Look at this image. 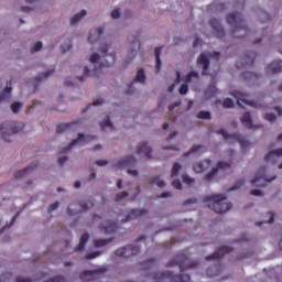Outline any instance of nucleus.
<instances>
[{
    "label": "nucleus",
    "mask_w": 282,
    "mask_h": 282,
    "mask_svg": "<svg viewBox=\"0 0 282 282\" xmlns=\"http://www.w3.org/2000/svg\"><path fill=\"white\" fill-rule=\"evenodd\" d=\"M200 149H202V145H197V144L192 145L189 152L185 153V158H188L191 153H197V151H199Z\"/></svg>",
    "instance_id": "a18cd8bd"
},
{
    "label": "nucleus",
    "mask_w": 282,
    "mask_h": 282,
    "mask_svg": "<svg viewBox=\"0 0 282 282\" xmlns=\"http://www.w3.org/2000/svg\"><path fill=\"white\" fill-rule=\"evenodd\" d=\"M210 160L207 159L205 160L204 162H197V163H194L193 164V170L195 171V173H203V171H206V166L204 165V163L207 165V166H210Z\"/></svg>",
    "instance_id": "cd10ccee"
},
{
    "label": "nucleus",
    "mask_w": 282,
    "mask_h": 282,
    "mask_svg": "<svg viewBox=\"0 0 282 282\" xmlns=\"http://www.w3.org/2000/svg\"><path fill=\"white\" fill-rule=\"evenodd\" d=\"M197 118L199 120H210V112L202 110L197 113Z\"/></svg>",
    "instance_id": "58836bf2"
},
{
    "label": "nucleus",
    "mask_w": 282,
    "mask_h": 282,
    "mask_svg": "<svg viewBox=\"0 0 282 282\" xmlns=\"http://www.w3.org/2000/svg\"><path fill=\"white\" fill-rule=\"evenodd\" d=\"M246 184V181L243 178L236 182L235 186L229 188V191H239V188H242Z\"/></svg>",
    "instance_id": "a19ab883"
},
{
    "label": "nucleus",
    "mask_w": 282,
    "mask_h": 282,
    "mask_svg": "<svg viewBox=\"0 0 282 282\" xmlns=\"http://www.w3.org/2000/svg\"><path fill=\"white\" fill-rule=\"evenodd\" d=\"M240 120L247 129H251L252 131L261 127V126H254V123H252V115H250V112H245Z\"/></svg>",
    "instance_id": "412c9836"
},
{
    "label": "nucleus",
    "mask_w": 282,
    "mask_h": 282,
    "mask_svg": "<svg viewBox=\"0 0 282 282\" xmlns=\"http://www.w3.org/2000/svg\"><path fill=\"white\" fill-rule=\"evenodd\" d=\"M231 96L237 99L238 107H242L243 105H249V107H254L256 109H265V105L259 102V101H252L250 100V97H248L247 94L240 91V90H234L231 93Z\"/></svg>",
    "instance_id": "0eeeda50"
},
{
    "label": "nucleus",
    "mask_w": 282,
    "mask_h": 282,
    "mask_svg": "<svg viewBox=\"0 0 282 282\" xmlns=\"http://www.w3.org/2000/svg\"><path fill=\"white\" fill-rule=\"evenodd\" d=\"M138 155H144L147 160H151V154L153 153V149L148 145L147 142L141 143L137 149Z\"/></svg>",
    "instance_id": "aec40b11"
},
{
    "label": "nucleus",
    "mask_w": 282,
    "mask_h": 282,
    "mask_svg": "<svg viewBox=\"0 0 282 282\" xmlns=\"http://www.w3.org/2000/svg\"><path fill=\"white\" fill-rule=\"evenodd\" d=\"M105 272H107V268L105 267H100L95 271L86 270L80 273L79 279L84 282L95 281V279H98L99 274H105Z\"/></svg>",
    "instance_id": "9b49d317"
},
{
    "label": "nucleus",
    "mask_w": 282,
    "mask_h": 282,
    "mask_svg": "<svg viewBox=\"0 0 282 282\" xmlns=\"http://www.w3.org/2000/svg\"><path fill=\"white\" fill-rule=\"evenodd\" d=\"M59 206H61V203H58V202H55V203L51 204V205L48 206V213H53V210L58 209Z\"/></svg>",
    "instance_id": "3c124183"
},
{
    "label": "nucleus",
    "mask_w": 282,
    "mask_h": 282,
    "mask_svg": "<svg viewBox=\"0 0 282 282\" xmlns=\"http://www.w3.org/2000/svg\"><path fill=\"white\" fill-rule=\"evenodd\" d=\"M113 239H97L94 241L95 248H105V246H109Z\"/></svg>",
    "instance_id": "473e14b6"
},
{
    "label": "nucleus",
    "mask_w": 282,
    "mask_h": 282,
    "mask_svg": "<svg viewBox=\"0 0 282 282\" xmlns=\"http://www.w3.org/2000/svg\"><path fill=\"white\" fill-rule=\"evenodd\" d=\"M96 257H100L99 251H95L86 254V259H96Z\"/></svg>",
    "instance_id": "5fc2aeb1"
},
{
    "label": "nucleus",
    "mask_w": 282,
    "mask_h": 282,
    "mask_svg": "<svg viewBox=\"0 0 282 282\" xmlns=\"http://www.w3.org/2000/svg\"><path fill=\"white\" fill-rule=\"evenodd\" d=\"M41 50H43V43L41 42H36L35 45L33 46V48H31V52H41Z\"/></svg>",
    "instance_id": "8fccbe9b"
},
{
    "label": "nucleus",
    "mask_w": 282,
    "mask_h": 282,
    "mask_svg": "<svg viewBox=\"0 0 282 282\" xmlns=\"http://www.w3.org/2000/svg\"><path fill=\"white\" fill-rule=\"evenodd\" d=\"M74 124H78V121H73L69 123H62L56 127V133H65V131H69Z\"/></svg>",
    "instance_id": "c85d7f7f"
},
{
    "label": "nucleus",
    "mask_w": 282,
    "mask_h": 282,
    "mask_svg": "<svg viewBox=\"0 0 282 282\" xmlns=\"http://www.w3.org/2000/svg\"><path fill=\"white\" fill-rule=\"evenodd\" d=\"M151 184H156V186H159V188H164V186H166V183L162 180H160L159 176H155L151 180Z\"/></svg>",
    "instance_id": "e433bc0d"
},
{
    "label": "nucleus",
    "mask_w": 282,
    "mask_h": 282,
    "mask_svg": "<svg viewBox=\"0 0 282 282\" xmlns=\"http://www.w3.org/2000/svg\"><path fill=\"white\" fill-rule=\"evenodd\" d=\"M220 56L221 54L219 52L208 53V55H206V53H202L197 59L198 65H203L202 74L206 75V72H208L210 67V59L208 58H215L216 61H219Z\"/></svg>",
    "instance_id": "6e6552de"
},
{
    "label": "nucleus",
    "mask_w": 282,
    "mask_h": 282,
    "mask_svg": "<svg viewBox=\"0 0 282 282\" xmlns=\"http://www.w3.org/2000/svg\"><path fill=\"white\" fill-rule=\"evenodd\" d=\"M175 265H178L181 272H184V270H193V268H197L199 262L191 260V258L184 253H178L175 259L167 264L169 268H173Z\"/></svg>",
    "instance_id": "20e7f679"
},
{
    "label": "nucleus",
    "mask_w": 282,
    "mask_h": 282,
    "mask_svg": "<svg viewBox=\"0 0 282 282\" xmlns=\"http://www.w3.org/2000/svg\"><path fill=\"white\" fill-rule=\"evenodd\" d=\"M97 166H107L109 164V161L107 160H98L96 161Z\"/></svg>",
    "instance_id": "bf43d9fd"
},
{
    "label": "nucleus",
    "mask_w": 282,
    "mask_h": 282,
    "mask_svg": "<svg viewBox=\"0 0 282 282\" xmlns=\"http://www.w3.org/2000/svg\"><path fill=\"white\" fill-rule=\"evenodd\" d=\"M37 166H39V162L35 161L31 163L28 167L18 171L14 175L15 180H21V177H23L25 173H32V171H34V169H36Z\"/></svg>",
    "instance_id": "5701e85b"
},
{
    "label": "nucleus",
    "mask_w": 282,
    "mask_h": 282,
    "mask_svg": "<svg viewBox=\"0 0 282 282\" xmlns=\"http://www.w3.org/2000/svg\"><path fill=\"white\" fill-rule=\"evenodd\" d=\"M187 204H197V198H189L184 202V206H187Z\"/></svg>",
    "instance_id": "0e129e2a"
},
{
    "label": "nucleus",
    "mask_w": 282,
    "mask_h": 282,
    "mask_svg": "<svg viewBox=\"0 0 282 282\" xmlns=\"http://www.w3.org/2000/svg\"><path fill=\"white\" fill-rule=\"evenodd\" d=\"M145 265H147V268H153V265H155V260H148L145 262Z\"/></svg>",
    "instance_id": "69168bd1"
},
{
    "label": "nucleus",
    "mask_w": 282,
    "mask_h": 282,
    "mask_svg": "<svg viewBox=\"0 0 282 282\" xmlns=\"http://www.w3.org/2000/svg\"><path fill=\"white\" fill-rule=\"evenodd\" d=\"M84 17H87L86 10H82L79 13L75 14L72 18V20H70L72 25H76V23H78V21H80V19H83Z\"/></svg>",
    "instance_id": "72a5a7b5"
},
{
    "label": "nucleus",
    "mask_w": 282,
    "mask_h": 282,
    "mask_svg": "<svg viewBox=\"0 0 282 282\" xmlns=\"http://www.w3.org/2000/svg\"><path fill=\"white\" fill-rule=\"evenodd\" d=\"M99 127H100L101 131H105V129H107V127L109 129H113V123L111 122V118H109V115H107L105 120L99 123Z\"/></svg>",
    "instance_id": "2f4dec72"
},
{
    "label": "nucleus",
    "mask_w": 282,
    "mask_h": 282,
    "mask_svg": "<svg viewBox=\"0 0 282 282\" xmlns=\"http://www.w3.org/2000/svg\"><path fill=\"white\" fill-rule=\"evenodd\" d=\"M264 120H267L268 122H274V120H276V116L274 113H267L264 116Z\"/></svg>",
    "instance_id": "603ef678"
},
{
    "label": "nucleus",
    "mask_w": 282,
    "mask_h": 282,
    "mask_svg": "<svg viewBox=\"0 0 282 282\" xmlns=\"http://www.w3.org/2000/svg\"><path fill=\"white\" fill-rule=\"evenodd\" d=\"M72 50V41H68L66 45H62V52H69Z\"/></svg>",
    "instance_id": "13d9d810"
},
{
    "label": "nucleus",
    "mask_w": 282,
    "mask_h": 282,
    "mask_svg": "<svg viewBox=\"0 0 282 282\" xmlns=\"http://www.w3.org/2000/svg\"><path fill=\"white\" fill-rule=\"evenodd\" d=\"M54 72H56V70H55V69H52V70H47V72H45V73L40 74V75L35 78L36 83H41V80H45V78L52 76V74H54Z\"/></svg>",
    "instance_id": "c9c22d12"
},
{
    "label": "nucleus",
    "mask_w": 282,
    "mask_h": 282,
    "mask_svg": "<svg viewBox=\"0 0 282 282\" xmlns=\"http://www.w3.org/2000/svg\"><path fill=\"white\" fill-rule=\"evenodd\" d=\"M104 34H105V28L102 26H99L93 30V32L88 36L89 43H96V41H98V39H100V36H102Z\"/></svg>",
    "instance_id": "b1692460"
},
{
    "label": "nucleus",
    "mask_w": 282,
    "mask_h": 282,
    "mask_svg": "<svg viewBox=\"0 0 282 282\" xmlns=\"http://www.w3.org/2000/svg\"><path fill=\"white\" fill-rule=\"evenodd\" d=\"M135 165V156L129 155L126 159L120 160L117 162L113 167L115 169H127V166Z\"/></svg>",
    "instance_id": "6ab92c4d"
},
{
    "label": "nucleus",
    "mask_w": 282,
    "mask_h": 282,
    "mask_svg": "<svg viewBox=\"0 0 282 282\" xmlns=\"http://www.w3.org/2000/svg\"><path fill=\"white\" fill-rule=\"evenodd\" d=\"M227 23L229 25H234V39H243V36H248L249 30L248 26L246 25V21L243 20V15H241V13H230L227 17Z\"/></svg>",
    "instance_id": "7ed1b4c3"
},
{
    "label": "nucleus",
    "mask_w": 282,
    "mask_h": 282,
    "mask_svg": "<svg viewBox=\"0 0 282 282\" xmlns=\"http://www.w3.org/2000/svg\"><path fill=\"white\" fill-rule=\"evenodd\" d=\"M10 98H12V88L7 86L0 94V102H9Z\"/></svg>",
    "instance_id": "bb28decb"
},
{
    "label": "nucleus",
    "mask_w": 282,
    "mask_h": 282,
    "mask_svg": "<svg viewBox=\"0 0 282 282\" xmlns=\"http://www.w3.org/2000/svg\"><path fill=\"white\" fill-rule=\"evenodd\" d=\"M153 279L156 282H165L172 281V282H191V275L188 274H174L170 271H164L161 273H154Z\"/></svg>",
    "instance_id": "423d86ee"
},
{
    "label": "nucleus",
    "mask_w": 282,
    "mask_h": 282,
    "mask_svg": "<svg viewBox=\"0 0 282 282\" xmlns=\"http://www.w3.org/2000/svg\"><path fill=\"white\" fill-rule=\"evenodd\" d=\"M161 55H162V46L155 47L154 56L156 59V66H155L156 72H160L162 69V59H160Z\"/></svg>",
    "instance_id": "c756f323"
},
{
    "label": "nucleus",
    "mask_w": 282,
    "mask_h": 282,
    "mask_svg": "<svg viewBox=\"0 0 282 282\" xmlns=\"http://www.w3.org/2000/svg\"><path fill=\"white\" fill-rule=\"evenodd\" d=\"M23 129V123H19L15 121H7L6 123L0 124V133L2 140L4 142H11L8 137L14 135V133H21V130Z\"/></svg>",
    "instance_id": "39448f33"
},
{
    "label": "nucleus",
    "mask_w": 282,
    "mask_h": 282,
    "mask_svg": "<svg viewBox=\"0 0 282 282\" xmlns=\"http://www.w3.org/2000/svg\"><path fill=\"white\" fill-rule=\"evenodd\" d=\"M223 107H225V109H232V107H235V101L230 98H226L223 102Z\"/></svg>",
    "instance_id": "37998d69"
},
{
    "label": "nucleus",
    "mask_w": 282,
    "mask_h": 282,
    "mask_svg": "<svg viewBox=\"0 0 282 282\" xmlns=\"http://www.w3.org/2000/svg\"><path fill=\"white\" fill-rule=\"evenodd\" d=\"M273 180H276V177L268 178L265 167H261L259 175L251 180V184L252 186H265V183L273 182Z\"/></svg>",
    "instance_id": "4468645a"
},
{
    "label": "nucleus",
    "mask_w": 282,
    "mask_h": 282,
    "mask_svg": "<svg viewBox=\"0 0 282 282\" xmlns=\"http://www.w3.org/2000/svg\"><path fill=\"white\" fill-rule=\"evenodd\" d=\"M218 133L219 135H223L224 140H235L236 142H239L241 149H246V147L250 144V142L246 138L241 137L238 133L228 134L224 129H220Z\"/></svg>",
    "instance_id": "9d476101"
},
{
    "label": "nucleus",
    "mask_w": 282,
    "mask_h": 282,
    "mask_svg": "<svg viewBox=\"0 0 282 282\" xmlns=\"http://www.w3.org/2000/svg\"><path fill=\"white\" fill-rule=\"evenodd\" d=\"M100 230L106 235H111V232H116L118 230V223L116 221H106L100 226Z\"/></svg>",
    "instance_id": "4be33fe9"
},
{
    "label": "nucleus",
    "mask_w": 282,
    "mask_h": 282,
    "mask_svg": "<svg viewBox=\"0 0 282 282\" xmlns=\"http://www.w3.org/2000/svg\"><path fill=\"white\" fill-rule=\"evenodd\" d=\"M164 149H170V151L175 152V153H172L171 155H177V153L180 152V148H177L176 145H171L170 148H164Z\"/></svg>",
    "instance_id": "052dcab7"
},
{
    "label": "nucleus",
    "mask_w": 282,
    "mask_h": 282,
    "mask_svg": "<svg viewBox=\"0 0 282 282\" xmlns=\"http://www.w3.org/2000/svg\"><path fill=\"white\" fill-rule=\"evenodd\" d=\"M182 180H183L184 184H187V186H191L192 184H195V178L188 176L187 174H184L182 176Z\"/></svg>",
    "instance_id": "79ce46f5"
},
{
    "label": "nucleus",
    "mask_w": 282,
    "mask_h": 282,
    "mask_svg": "<svg viewBox=\"0 0 282 282\" xmlns=\"http://www.w3.org/2000/svg\"><path fill=\"white\" fill-rule=\"evenodd\" d=\"M209 25L210 28L214 30L215 35L218 39H221L225 35V31H224V26H221V22H219V20L217 19H212L209 21Z\"/></svg>",
    "instance_id": "a211bd4d"
},
{
    "label": "nucleus",
    "mask_w": 282,
    "mask_h": 282,
    "mask_svg": "<svg viewBox=\"0 0 282 282\" xmlns=\"http://www.w3.org/2000/svg\"><path fill=\"white\" fill-rule=\"evenodd\" d=\"M110 15L112 19H120V9L112 10Z\"/></svg>",
    "instance_id": "4d7b16f0"
},
{
    "label": "nucleus",
    "mask_w": 282,
    "mask_h": 282,
    "mask_svg": "<svg viewBox=\"0 0 282 282\" xmlns=\"http://www.w3.org/2000/svg\"><path fill=\"white\" fill-rule=\"evenodd\" d=\"M134 80L135 83H144V80H147V74L144 73V69L138 70Z\"/></svg>",
    "instance_id": "f704fd0d"
},
{
    "label": "nucleus",
    "mask_w": 282,
    "mask_h": 282,
    "mask_svg": "<svg viewBox=\"0 0 282 282\" xmlns=\"http://www.w3.org/2000/svg\"><path fill=\"white\" fill-rule=\"evenodd\" d=\"M89 140H96V137L85 135L83 133H79L78 137L70 142L69 147L64 148L62 150V152L67 153V151H70V149H74V147H76V144H86L87 142H89Z\"/></svg>",
    "instance_id": "f8f14e48"
},
{
    "label": "nucleus",
    "mask_w": 282,
    "mask_h": 282,
    "mask_svg": "<svg viewBox=\"0 0 282 282\" xmlns=\"http://www.w3.org/2000/svg\"><path fill=\"white\" fill-rule=\"evenodd\" d=\"M111 50V44H102L99 48L101 56L98 53H95L90 56L89 62L94 65H98V68L95 72H98L100 67H110L116 63V53H109Z\"/></svg>",
    "instance_id": "f257e3e1"
},
{
    "label": "nucleus",
    "mask_w": 282,
    "mask_h": 282,
    "mask_svg": "<svg viewBox=\"0 0 282 282\" xmlns=\"http://www.w3.org/2000/svg\"><path fill=\"white\" fill-rule=\"evenodd\" d=\"M194 47H197L198 45H202V39L196 37L193 43Z\"/></svg>",
    "instance_id": "338daca9"
},
{
    "label": "nucleus",
    "mask_w": 282,
    "mask_h": 282,
    "mask_svg": "<svg viewBox=\"0 0 282 282\" xmlns=\"http://www.w3.org/2000/svg\"><path fill=\"white\" fill-rule=\"evenodd\" d=\"M180 171H182V165H180V163H174L172 171H171V177H176L177 173H180Z\"/></svg>",
    "instance_id": "4c0bfd02"
},
{
    "label": "nucleus",
    "mask_w": 282,
    "mask_h": 282,
    "mask_svg": "<svg viewBox=\"0 0 282 282\" xmlns=\"http://www.w3.org/2000/svg\"><path fill=\"white\" fill-rule=\"evenodd\" d=\"M281 155H282V148L267 154L264 156V162H273V164H274V162H276V160H274V158H281Z\"/></svg>",
    "instance_id": "a878e982"
},
{
    "label": "nucleus",
    "mask_w": 282,
    "mask_h": 282,
    "mask_svg": "<svg viewBox=\"0 0 282 282\" xmlns=\"http://www.w3.org/2000/svg\"><path fill=\"white\" fill-rule=\"evenodd\" d=\"M22 108H23V104H21L19 101H15L11 105V109H12L13 113H19Z\"/></svg>",
    "instance_id": "ea45409f"
},
{
    "label": "nucleus",
    "mask_w": 282,
    "mask_h": 282,
    "mask_svg": "<svg viewBox=\"0 0 282 282\" xmlns=\"http://www.w3.org/2000/svg\"><path fill=\"white\" fill-rule=\"evenodd\" d=\"M88 241H89V234H84L80 237L79 243H78V246L76 247L75 250L77 252H80V251L85 250V246L87 245Z\"/></svg>",
    "instance_id": "7c9ffc66"
},
{
    "label": "nucleus",
    "mask_w": 282,
    "mask_h": 282,
    "mask_svg": "<svg viewBox=\"0 0 282 282\" xmlns=\"http://www.w3.org/2000/svg\"><path fill=\"white\" fill-rule=\"evenodd\" d=\"M193 78H196V80L199 79V74L196 72H189L184 78H183V84L178 91L181 94V96H186V94H188V83H191L193 80Z\"/></svg>",
    "instance_id": "ddd939ff"
},
{
    "label": "nucleus",
    "mask_w": 282,
    "mask_h": 282,
    "mask_svg": "<svg viewBox=\"0 0 282 282\" xmlns=\"http://www.w3.org/2000/svg\"><path fill=\"white\" fill-rule=\"evenodd\" d=\"M228 199L224 194H214L212 196H205L203 202L208 204V208L216 212L218 215H224V213H228L230 208H232V204L224 203Z\"/></svg>",
    "instance_id": "f03ea898"
},
{
    "label": "nucleus",
    "mask_w": 282,
    "mask_h": 282,
    "mask_svg": "<svg viewBox=\"0 0 282 282\" xmlns=\"http://www.w3.org/2000/svg\"><path fill=\"white\" fill-rule=\"evenodd\" d=\"M115 254L123 259H129V257H138V254H140V247L127 246L123 248H119L115 251Z\"/></svg>",
    "instance_id": "1a4fd4ad"
},
{
    "label": "nucleus",
    "mask_w": 282,
    "mask_h": 282,
    "mask_svg": "<svg viewBox=\"0 0 282 282\" xmlns=\"http://www.w3.org/2000/svg\"><path fill=\"white\" fill-rule=\"evenodd\" d=\"M228 169H230V163H226L224 161L218 162L217 166L206 174L207 182L215 180V176L217 175V173H219V171H226Z\"/></svg>",
    "instance_id": "dca6fc26"
},
{
    "label": "nucleus",
    "mask_w": 282,
    "mask_h": 282,
    "mask_svg": "<svg viewBox=\"0 0 282 282\" xmlns=\"http://www.w3.org/2000/svg\"><path fill=\"white\" fill-rule=\"evenodd\" d=\"M230 252H232V248L229 246H223L213 254L207 256L206 261H215L217 259H221L226 257V254H230Z\"/></svg>",
    "instance_id": "2eb2a0df"
},
{
    "label": "nucleus",
    "mask_w": 282,
    "mask_h": 282,
    "mask_svg": "<svg viewBox=\"0 0 282 282\" xmlns=\"http://www.w3.org/2000/svg\"><path fill=\"white\" fill-rule=\"evenodd\" d=\"M149 215V210L147 209H131L129 214L126 216L123 221H131L133 219H140V217H144Z\"/></svg>",
    "instance_id": "f3484780"
},
{
    "label": "nucleus",
    "mask_w": 282,
    "mask_h": 282,
    "mask_svg": "<svg viewBox=\"0 0 282 282\" xmlns=\"http://www.w3.org/2000/svg\"><path fill=\"white\" fill-rule=\"evenodd\" d=\"M269 221H268V224H274V213H272V212H270L269 213Z\"/></svg>",
    "instance_id": "774afa93"
},
{
    "label": "nucleus",
    "mask_w": 282,
    "mask_h": 282,
    "mask_svg": "<svg viewBox=\"0 0 282 282\" xmlns=\"http://www.w3.org/2000/svg\"><path fill=\"white\" fill-rule=\"evenodd\" d=\"M34 280L32 279H28V278H21V276H18L15 282H32Z\"/></svg>",
    "instance_id": "680f3d73"
},
{
    "label": "nucleus",
    "mask_w": 282,
    "mask_h": 282,
    "mask_svg": "<svg viewBox=\"0 0 282 282\" xmlns=\"http://www.w3.org/2000/svg\"><path fill=\"white\" fill-rule=\"evenodd\" d=\"M124 197H129V193H127V192H121V193H119V194L116 195L115 200H116V202H120V199H124Z\"/></svg>",
    "instance_id": "09e8293b"
},
{
    "label": "nucleus",
    "mask_w": 282,
    "mask_h": 282,
    "mask_svg": "<svg viewBox=\"0 0 282 282\" xmlns=\"http://www.w3.org/2000/svg\"><path fill=\"white\" fill-rule=\"evenodd\" d=\"M250 195H253L254 197H261L263 196V192H261V189H251Z\"/></svg>",
    "instance_id": "6e6d98bb"
},
{
    "label": "nucleus",
    "mask_w": 282,
    "mask_h": 282,
    "mask_svg": "<svg viewBox=\"0 0 282 282\" xmlns=\"http://www.w3.org/2000/svg\"><path fill=\"white\" fill-rule=\"evenodd\" d=\"M172 186H173L174 188H176L177 191H182V182H180V180H174V181L172 182Z\"/></svg>",
    "instance_id": "864d4df0"
},
{
    "label": "nucleus",
    "mask_w": 282,
    "mask_h": 282,
    "mask_svg": "<svg viewBox=\"0 0 282 282\" xmlns=\"http://www.w3.org/2000/svg\"><path fill=\"white\" fill-rule=\"evenodd\" d=\"M130 45H131V47H135V45H137L135 52H139V50H141V47H142L140 44V40H138V36H135L133 40H131Z\"/></svg>",
    "instance_id": "c03bdc74"
},
{
    "label": "nucleus",
    "mask_w": 282,
    "mask_h": 282,
    "mask_svg": "<svg viewBox=\"0 0 282 282\" xmlns=\"http://www.w3.org/2000/svg\"><path fill=\"white\" fill-rule=\"evenodd\" d=\"M67 160H68L67 156H62V158H59V159L57 160V162H58L59 166H63L64 163L67 162Z\"/></svg>",
    "instance_id": "e2e57ef3"
},
{
    "label": "nucleus",
    "mask_w": 282,
    "mask_h": 282,
    "mask_svg": "<svg viewBox=\"0 0 282 282\" xmlns=\"http://www.w3.org/2000/svg\"><path fill=\"white\" fill-rule=\"evenodd\" d=\"M267 72L270 74H281L282 72V61H275L268 65Z\"/></svg>",
    "instance_id": "393cba45"
},
{
    "label": "nucleus",
    "mask_w": 282,
    "mask_h": 282,
    "mask_svg": "<svg viewBox=\"0 0 282 282\" xmlns=\"http://www.w3.org/2000/svg\"><path fill=\"white\" fill-rule=\"evenodd\" d=\"M210 91L212 96H217V94L219 93V90H217V87L210 86L209 89L206 90V96H210Z\"/></svg>",
    "instance_id": "de8ad7c7"
},
{
    "label": "nucleus",
    "mask_w": 282,
    "mask_h": 282,
    "mask_svg": "<svg viewBox=\"0 0 282 282\" xmlns=\"http://www.w3.org/2000/svg\"><path fill=\"white\" fill-rule=\"evenodd\" d=\"M79 206L82 207V210L85 212L89 210V207L94 206V203L87 200L86 203H79Z\"/></svg>",
    "instance_id": "49530a36"
}]
</instances>
